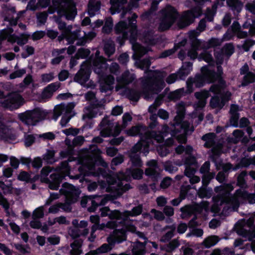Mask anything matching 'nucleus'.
<instances>
[{"label": "nucleus", "instance_id": "1", "mask_svg": "<svg viewBox=\"0 0 255 255\" xmlns=\"http://www.w3.org/2000/svg\"><path fill=\"white\" fill-rule=\"evenodd\" d=\"M223 60V58H221L220 61H218L219 64H217L216 71L207 67H203L201 74L197 73L194 77H189L186 81L187 93L191 94L193 92L194 84L196 88H200L204 87L206 84H213L209 88L210 92H214L217 89L221 88L224 83V81L220 78V76L224 75L223 69L221 65Z\"/></svg>", "mask_w": 255, "mask_h": 255}, {"label": "nucleus", "instance_id": "2", "mask_svg": "<svg viewBox=\"0 0 255 255\" xmlns=\"http://www.w3.org/2000/svg\"><path fill=\"white\" fill-rule=\"evenodd\" d=\"M138 16L136 13H133L130 17H128V20H121L117 23L114 27L115 33L122 34L124 39H128L129 33L131 36L136 34L137 25L136 19Z\"/></svg>", "mask_w": 255, "mask_h": 255}, {"label": "nucleus", "instance_id": "3", "mask_svg": "<svg viewBox=\"0 0 255 255\" xmlns=\"http://www.w3.org/2000/svg\"><path fill=\"white\" fill-rule=\"evenodd\" d=\"M178 16V11L171 5H169L166 8L162 9L158 26L159 30L163 32L169 29L175 22Z\"/></svg>", "mask_w": 255, "mask_h": 255}, {"label": "nucleus", "instance_id": "4", "mask_svg": "<svg viewBox=\"0 0 255 255\" xmlns=\"http://www.w3.org/2000/svg\"><path fill=\"white\" fill-rule=\"evenodd\" d=\"M47 112L40 108H36L32 110L26 111L19 115V120L28 126H35L37 123L44 120Z\"/></svg>", "mask_w": 255, "mask_h": 255}, {"label": "nucleus", "instance_id": "5", "mask_svg": "<svg viewBox=\"0 0 255 255\" xmlns=\"http://www.w3.org/2000/svg\"><path fill=\"white\" fill-rule=\"evenodd\" d=\"M143 85L145 92L158 94L164 88L165 84L160 76L153 75L147 78Z\"/></svg>", "mask_w": 255, "mask_h": 255}, {"label": "nucleus", "instance_id": "6", "mask_svg": "<svg viewBox=\"0 0 255 255\" xmlns=\"http://www.w3.org/2000/svg\"><path fill=\"white\" fill-rule=\"evenodd\" d=\"M59 192L61 194L65 195L67 200H69L71 202H76L80 194L79 189L68 182H64L62 184Z\"/></svg>", "mask_w": 255, "mask_h": 255}, {"label": "nucleus", "instance_id": "7", "mask_svg": "<svg viewBox=\"0 0 255 255\" xmlns=\"http://www.w3.org/2000/svg\"><path fill=\"white\" fill-rule=\"evenodd\" d=\"M151 141L149 133H145L140 137V140L134 144L131 149V151L134 153L138 152L146 155L149 151V143Z\"/></svg>", "mask_w": 255, "mask_h": 255}, {"label": "nucleus", "instance_id": "8", "mask_svg": "<svg viewBox=\"0 0 255 255\" xmlns=\"http://www.w3.org/2000/svg\"><path fill=\"white\" fill-rule=\"evenodd\" d=\"M91 70L90 67L87 65L86 61L83 62L80 69L74 77L75 82L81 85H84L89 80Z\"/></svg>", "mask_w": 255, "mask_h": 255}, {"label": "nucleus", "instance_id": "9", "mask_svg": "<svg viewBox=\"0 0 255 255\" xmlns=\"http://www.w3.org/2000/svg\"><path fill=\"white\" fill-rule=\"evenodd\" d=\"M22 100L23 98L20 96H12L0 102V106L5 109L13 111L19 108L22 105L21 103Z\"/></svg>", "mask_w": 255, "mask_h": 255}, {"label": "nucleus", "instance_id": "10", "mask_svg": "<svg viewBox=\"0 0 255 255\" xmlns=\"http://www.w3.org/2000/svg\"><path fill=\"white\" fill-rule=\"evenodd\" d=\"M220 78L224 81V85L221 88H219L217 90H214V92H211L213 94H219L222 102V105L224 107L226 103L228 102L231 97V93L229 91H225V90L227 87V83L223 77V75L220 76Z\"/></svg>", "mask_w": 255, "mask_h": 255}, {"label": "nucleus", "instance_id": "11", "mask_svg": "<svg viewBox=\"0 0 255 255\" xmlns=\"http://www.w3.org/2000/svg\"><path fill=\"white\" fill-rule=\"evenodd\" d=\"M93 64L94 71L98 75H102L108 67L106 58L102 56L94 59Z\"/></svg>", "mask_w": 255, "mask_h": 255}, {"label": "nucleus", "instance_id": "12", "mask_svg": "<svg viewBox=\"0 0 255 255\" xmlns=\"http://www.w3.org/2000/svg\"><path fill=\"white\" fill-rule=\"evenodd\" d=\"M50 179H46L48 188L51 190H57L62 183L64 176L58 173H53L50 176Z\"/></svg>", "mask_w": 255, "mask_h": 255}, {"label": "nucleus", "instance_id": "13", "mask_svg": "<svg viewBox=\"0 0 255 255\" xmlns=\"http://www.w3.org/2000/svg\"><path fill=\"white\" fill-rule=\"evenodd\" d=\"M144 174L153 182V183L149 184V186L152 190H154L156 188V182L158 181L160 178L159 173L155 169L147 168L145 170Z\"/></svg>", "mask_w": 255, "mask_h": 255}, {"label": "nucleus", "instance_id": "14", "mask_svg": "<svg viewBox=\"0 0 255 255\" xmlns=\"http://www.w3.org/2000/svg\"><path fill=\"white\" fill-rule=\"evenodd\" d=\"M146 127L141 124H138L135 126L132 127L127 130V134L129 136H135L139 135L140 137L142 135H144L146 131Z\"/></svg>", "mask_w": 255, "mask_h": 255}, {"label": "nucleus", "instance_id": "15", "mask_svg": "<svg viewBox=\"0 0 255 255\" xmlns=\"http://www.w3.org/2000/svg\"><path fill=\"white\" fill-rule=\"evenodd\" d=\"M227 4L234 15H238L242 11L243 3L241 0H227Z\"/></svg>", "mask_w": 255, "mask_h": 255}, {"label": "nucleus", "instance_id": "16", "mask_svg": "<svg viewBox=\"0 0 255 255\" xmlns=\"http://www.w3.org/2000/svg\"><path fill=\"white\" fill-rule=\"evenodd\" d=\"M213 205L212 209L217 211L220 210V206L227 203V200L226 195L218 194L212 198Z\"/></svg>", "mask_w": 255, "mask_h": 255}, {"label": "nucleus", "instance_id": "17", "mask_svg": "<svg viewBox=\"0 0 255 255\" xmlns=\"http://www.w3.org/2000/svg\"><path fill=\"white\" fill-rule=\"evenodd\" d=\"M213 194V189L211 187L203 185H202L197 191V196L201 199H210Z\"/></svg>", "mask_w": 255, "mask_h": 255}, {"label": "nucleus", "instance_id": "18", "mask_svg": "<svg viewBox=\"0 0 255 255\" xmlns=\"http://www.w3.org/2000/svg\"><path fill=\"white\" fill-rule=\"evenodd\" d=\"M128 217L124 215L120 211L118 210H114L110 211L109 218L111 220H121V223L125 224L128 220Z\"/></svg>", "mask_w": 255, "mask_h": 255}, {"label": "nucleus", "instance_id": "19", "mask_svg": "<svg viewBox=\"0 0 255 255\" xmlns=\"http://www.w3.org/2000/svg\"><path fill=\"white\" fill-rule=\"evenodd\" d=\"M127 173L131 176L133 179L140 180L143 177L144 172L142 169L137 167L136 168H129L127 169Z\"/></svg>", "mask_w": 255, "mask_h": 255}, {"label": "nucleus", "instance_id": "20", "mask_svg": "<svg viewBox=\"0 0 255 255\" xmlns=\"http://www.w3.org/2000/svg\"><path fill=\"white\" fill-rule=\"evenodd\" d=\"M120 233L122 234V236L121 238H118L116 239L113 237H109L107 238V242L108 243V245L112 247V248L115 246L116 243H121L123 241H125L127 240V235L126 234V231L124 229H122L119 230Z\"/></svg>", "mask_w": 255, "mask_h": 255}, {"label": "nucleus", "instance_id": "21", "mask_svg": "<svg viewBox=\"0 0 255 255\" xmlns=\"http://www.w3.org/2000/svg\"><path fill=\"white\" fill-rule=\"evenodd\" d=\"M188 94L187 90L185 91L183 88L177 89L170 92L168 95V98L170 101H176L179 100L181 97Z\"/></svg>", "mask_w": 255, "mask_h": 255}, {"label": "nucleus", "instance_id": "22", "mask_svg": "<svg viewBox=\"0 0 255 255\" xmlns=\"http://www.w3.org/2000/svg\"><path fill=\"white\" fill-rule=\"evenodd\" d=\"M91 109H88L87 108V110L89 111V112L84 114L82 117L83 120H86L87 119L88 120V121L86 122V124L84 125V127H88L90 128H92L93 127V123L92 121V120L94 118H95L97 115V113L95 112Z\"/></svg>", "mask_w": 255, "mask_h": 255}, {"label": "nucleus", "instance_id": "23", "mask_svg": "<svg viewBox=\"0 0 255 255\" xmlns=\"http://www.w3.org/2000/svg\"><path fill=\"white\" fill-rule=\"evenodd\" d=\"M251 165L255 166V155L249 158H242L238 164L236 169L239 168H247Z\"/></svg>", "mask_w": 255, "mask_h": 255}, {"label": "nucleus", "instance_id": "24", "mask_svg": "<svg viewBox=\"0 0 255 255\" xmlns=\"http://www.w3.org/2000/svg\"><path fill=\"white\" fill-rule=\"evenodd\" d=\"M238 196L241 198L247 200L250 204L255 203V194L249 193L246 191L238 190L236 191Z\"/></svg>", "mask_w": 255, "mask_h": 255}, {"label": "nucleus", "instance_id": "25", "mask_svg": "<svg viewBox=\"0 0 255 255\" xmlns=\"http://www.w3.org/2000/svg\"><path fill=\"white\" fill-rule=\"evenodd\" d=\"M220 241V238L216 235L210 236L206 239L203 242V245L206 248H210L216 245Z\"/></svg>", "mask_w": 255, "mask_h": 255}, {"label": "nucleus", "instance_id": "26", "mask_svg": "<svg viewBox=\"0 0 255 255\" xmlns=\"http://www.w3.org/2000/svg\"><path fill=\"white\" fill-rule=\"evenodd\" d=\"M112 247L108 244H103L96 250L92 251L87 253L86 255H98L103 253H106L112 250Z\"/></svg>", "mask_w": 255, "mask_h": 255}, {"label": "nucleus", "instance_id": "27", "mask_svg": "<svg viewBox=\"0 0 255 255\" xmlns=\"http://www.w3.org/2000/svg\"><path fill=\"white\" fill-rule=\"evenodd\" d=\"M130 161L133 167H140L142 165V162L140 155L137 153H134L130 150V153L129 155Z\"/></svg>", "mask_w": 255, "mask_h": 255}, {"label": "nucleus", "instance_id": "28", "mask_svg": "<svg viewBox=\"0 0 255 255\" xmlns=\"http://www.w3.org/2000/svg\"><path fill=\"white\" fill-rule=\"evenodd\" d=\"M154 31L150 29L145 31L143 33V38L146 42L149 45H154L157 43L156 39L154 37Z\"/></svg>", "mask_w": 255, "mask_h": 255}, {"label": "nucleus", "instance_id": "29", "mask_svg": "<svg viewBox=\"0 0 255 255\" xmlns=\"http://www.w3.org/2000/svg\"><path fill=\"white\" fill-rule=\"evenodd\" d=\"M101 2L97 1L96 3L90 2L88 5V14L90 17L95 15L96 12L98 11L101 8Z\"/></svg>", "mask_w": 255, "mask_h": 255}, {"label": "nucleus", "instance_id": "30", "mask_svg": "<svg viewBox=\"0 0 255 255\" xmlns=\"http://www.w3.org/2000/svg\"><path fill=\"white\" fill-rule=\"evenodd\" d=\"M210 102V105L212 108H219L220 109H222L224 107L222 105V102L219 94H214Z\"/></svg>", "mask_w": 255, "mask_h": 255}, {"label": "nucleus", "instance_id": "31", "mask_svg": "<svg viewBox=\"0 0 255 255\" xmlns=\"http://www.w3.org/2000/svg\"><path fill=\"white\" fill-rule=\"evenodd\" d=\"M113 20L112 17L109 16L106 19L105 24L102 27V31L104 34H110L113 27Z\"/></svg>", "mask_w": 255, "mask_h": 255}, {"label": "nucleus", "instance_id": "32", "mask_svg": "<svg viewBox=\"0 0 255 255\" xmlns=\"http://www.w3.org/2000/svg\"><path fill=\"white\" fill-rule=\"evenodd\" d=\"M215 137L216 134L213 132H209L203 135L201 137V139L206 142L204 144V146L206 147H210L211 145L214 143Z\"/></svg>", "mask_w": 255, "mask_h": 255}, {"label": "nucleus", "instance_id": "33", "mask_svg": "<svg viewBox=\"0 0 255 255\" xmlns=\"http://www.w3.org/2000/svg\"><path fill=\"white\" fill-rule=\"evenodd\" d=\"M127 97L130 101L137 102L140 97V93L133 89H129L127 92Z\"/></svg>", "mask_w": 255, "mask_h": 255}, {"label": "nucleus", "instance_id": "34", "mask_svg": "<svg viewBox=\"0 0 255 255\" xmlns=\"http://www.w3.org/2000/svg\"><path fill=\"white\" fill-rule=\"evenodd\" d=\"M255 82V74L253 72H249L245 75L243 79L241 86L246 87L250 84L253 83Z\"/></svg>", "mask_w": 255, "mask_h": 255}, {"label": "nucleus", "instance_id": "35", "mask_svg": "<svg viewBox=\"0 0 255 255\" xmlns=\"http://www.w3.org/2000/svg\"><path fill=\"white\" fill-rule=\"evenodd\" d=\"M151 64V62L150 57L143 58L136 62V67L141 70L148 69Z\"/></svg>", "mask_w": 255, "mask_h": 255}, {"label": "nucleus", "instance_id": "36", "mask_svg": "<svg viewBox=\"0 0 255 255\" xmlns=\"http://www.w3.org/2000/svg\"><path fill=\"white\" fill-rule=\"evenodd\" d=\"M184 118V113L180 114L179 113L174 118V124L173 126L174 127V129L173 131L174 133H177L180 132L181 131L179 129H176V127H179V125L183 123V119Z\"/></svg>", "mask_w": 255, "mask_h": 255}, {"label": "nucleus", "instance_id": "37", "mask_svg": "<svg viewBox=\"0 0 255 255\" xmlns=\"http://www.w3.org/2000/svg\"><path fill=\"white\" fill-rule=\"evenodd\" d=\"M183 18L186 22L185 26H187L192 23L196 18L195 15H193L190 9L184 12Z\"/></svg>", "mask_w": 255, "mask_h": 255}, {"label": "nucleus", "instance_id": "38", "mask_svg": "<svg viewBox=\"0 0 255 255\" xmlns=\"http://www.w3.org/2000/svg\"><path fill=\"white\" fill-rule=\"evenodd\" d=\"M247 174L246 171L241 172L237 177V185L241 188H245L247 187V182L245 177Z\"/></svg>", "mask_w": 255, "mask_h": 255}, {"label": "nucleus", "instance_id": "39", "mask_svg": "<svg viewBox=\"0 0 255 255\" xmlns=\"http://www.w3.org/2000/svg\"><path fill=\"white\" fill-rule=\"evenodd\" d=\"M215 175L216 174L215 172L202 174V185L204 186H208L211 180L215 178Z\"/></svg>", "mask_w": 255, "mask_h": 255}, {"label": "nucleus", "instance_id": "40", "mask_svg": "<svg viewBox=\"0 0 255 255\" xmlns=\"http://www.w3.org/2000/svg\"><path fill=\"white\" fill-rule=\"evenodd\" d=\"M232 188V186L231 184H226L215 187L214 191L219 194L226 195L227 191Z\"/></svg>", "mask_w": 255, "mask_h": 255}, {"label": "nucleus", "instance_id": "41", "mask_svg": "<svg viewBox=\"0 0 255 255\" xmlns=\"http://www.w3.org/2000/svg\"><path fill=\"white\" fill-rule=\"evenodd\" d=\"M143 210V206L142 204H139L134 207L131 211H128L127 213L130 217H136L142 213Z\"/></svg>", "mask_w": 255, "mask_h": 255}, {"label": "nucleus", "instance_id": "42", "mask_svg": "<svg viewBox=\"0 0 255 255\" xmlns=\"http://www.w3.org/2000/svg\"><path fill=\"white\" fill-rule=\"evenodd\" d=\"M0 205L4 209L7 216L9 215V204L6 198H5L0 191Z\"/></svg>", "mask_w": 255, "mask_h": 255}, {"label": "nucleus", "instance_id": "43", "mask_svg": "<svg viewBox=\"0 0 255 255\" xmlns=\"http://www.w3.org/2000/svg\"><path fill=\"white\" fill-rule=\"evenodd\" d=\"M90 53L89 49L80 48L78 50L75 56L77 59H85L89 56Z\"/></svg>", "mask_w": 255, "mask_h": 255}, {"label": "nucleus", "instance_id": "44", "mask_svg": "<svg viewBox=\"0 0 255 255\" xmlns=\"http://www.w3.org/2000/svg\"><path fill=\"white\" fill-rule=\"evenodd\" d=\"M55 151L53 150H48L46 153L43 155V160L48 163L52 164L55 162L54 160Z\"/></svg>", "mask_w": 255, "mask_h": 255}, {"label": "nucleus", "instance_id": "45", "mask_svg": "<svg viewBox=\"0 0 255 255\" xmlns=\"http://www.w3.org/2000/svg\"><path fill=\"white\" fill-rule=\"evenodd\" d=\"M221 41L218 38L212 37L206 43V48L208 49L210 48H215L220 46Z\"/></svg>", "mask_w": 255, "mask_h": 255}, {"label": "nucleus", "instance_id": "46", "mask_svg": "<svg viewBox=\"0 0 255 255\" xmlns=\"http://www.w3.org/2000/svg\"><path fill=\"white\" fill-rule=\"evenodd\" d=\"M0 188L3 191V193L4 195L11 194L12 193L13 188L11 184L9 185H6L3 181H1L0 182Z\"/></svg>", "mask_w": 255, "mask_h": 255}, {"label": "nucleus", "instance_id": "47", "mask_svg": "<svg viewBox=\"0 0 255 255\" xmlns=\"http://www.w3.org/2000/svg\"><path fill=\"white\" fill-rule=\"evenodd\" d=\"M190 41V45L191 49L198 51L202 49L203 48L202 41L201 40L198 39V38H194V39H192V40Z\"/></svg>", "mask_w": 255, "mask_h": 255}, {"label": "nucleus", "instance_id": "48", "mask_svg": "<svg viewBox=\"0 0 255 255\" xmlns=\"http://www.w3.org/2000/svg\"><path fill=\"white\" fill-rule=\"evenodd\" d=\"M64 112V107L62 104L56 106L53 111V118L55 120L57 119L63 114Z\"/></svg>", "mask_w": 255, "mask_h": 255}, {"label": "nucleus", "instance_id": "49", "mask_svg": "<svg viewBox=\"0 0 255 255\" xmlns=\"http://www.w3.org/2000/svg\"><path fill=\"white\" fill-rule=\"evenodd\" d=\"M24 138V145L26 147L31 146L35 142L36 139V137L33 134H25Z\"/></svg>", "mask_w": 255, "mask_h": 255}, {"label": "nucleus", "instance_id": "50", "mask_svg": "<svg viewBox=\"0 0 255 255\" xmlns=\"http://www.w3.org/2000/svg\"><path fill=\"white\" fill-rule=\"evenodd\" d=\"M176 45L175 44L173 48L165 50L163 51V52H162L160 54L159 58H165L169 56L173 55L175 52L176 50L177 49V48H176Z\"/></svg>", "mask_w": 255, "mask_h": 255}, {"label": "nucleus", "instance_id": "51", "mask_svg": "<svg viewBox=\"0 0 255 255\" xmlns=\"http://www.w3.org/2000/svg\"><path fill=\"white\" fill-rule=\"evenodd\" d=\"M121 81L125 84H128L131 83L133 80L132 76L129 75L128 71L124 72L121 77Z\"/></svg>", "mask_w": 255, "mask_h": 255}, {"label": "nucleus", "instance_id": "52", "mask_svg": "<svg viewBox=\"0 0 255 255\" xmlns=\"http://www.w3.org/2000/svg\"><path fill=\"white\" fill-rule=\"evenodd\" d=\"M235 24L237 25V28L239 29L237 33V36L238 37V38L240 39H242L247 37L248 36V32L245 31L241 30L240 29V26L239 22L237 21L234 22L233 25H235Z\"/></svg>", "mask_w": 255, "mask_h": 255}, {"label": "nucleus", "instance_id": "53", "mask_svg": "<svg viewBox=\"0 0 255 255\" xmlns=\"http://www.w3.org/2000/svg\"><path fill=\"white\" fill-rule=\"evenodd\" d=\"M26 73V70L25 69H21L15 70L9 75V78L10 79H14L16 78L21 77L24 74Z\"/></svg>", "mask_w": 255, "mask_h": 255}, {"label": "nucleus", "instance_id": "54", "mask_svg": "<svg viewBox=\"0 0 255 255\" xmlns=\"http://www.w3.org/2000/svg\"><path fill=\"white\" fill-rule=\"evenodd\" d=\"M25 49L26 53L23 52L21 54L22 58L24 59H25L28 56L33 55L34 53V48L31 46L26 45L25 46Z\"/></svg>", "mask_w": 255, "mask_h": 255}, {"label": "nucleus", "instance_id": "55", "mask_svg": "<svg viewBox=\"0 0 255 255\" xmlns=\"http://www.w3.org/2000/svg\"><path fill=\"white\" fill-rule=\"evenodd\" d=\"M44 216V212L42 207L36 208L33 212L32 218L34 219H40Z\"/></svg>", "mask_w": 255, "mask_h": 255}, {"label": "nucleus", "instance_id": "56", "mask_svg": "<svg viewBox=\"0 0 255 255\" xmlns=\"http://www.w3.org/2000/svg\"><path fill=\"white\" fill-rule=\"evenodd\" d=\"M210 170V162L209 161H206L203 165L201 166L199 171L202 174H206L211 173Z\"/></svg>", "mask_w": 255, "mask_h": 255}, {"label": "nucleus", "instance_id": "57", "mask_svg": "<svg viewBox=\"0 0 255 255\" xmlns=\"http://www.w3.org/2000/svg\"><path fill=\"white\" fill-rule=\"evenodd\" d=\"M62 132L67 136L73 135L76 136L79 132V129L76 128H70L62 130Z\"/></svg>", "mask_w": 255, "mask_h": 255}, {"label": "nucleus", "instance_id": "58", "mask_svg": "<svg viewBox=\"0 0 255 255\" xmlns=\"http://www.w3.org/2000/svg\"><path fill=\"white\" fill-rule=\"evenodd\" d=\"M104 51L107 55L110 56L113 55L115 51V47L111 44H106L104 46Z\"/></svg>", "mask_w": 255, "mask_h": 255}, {"label": "nucleus", "instance_id": "59", "mask_svg": "<svg viewBox=\"0 0 255 255\" xmlns=\"http://www.w3.org/2000/svg\"><path fill=\"white\" fill-rule=\"evenodd\" d=\"M73 202H71L69 200H67L66 199V201L65 203H60L59 206L60 208L62 209L63 211L66 212H70L72 210V207L71 206V204Z\"/></svg>", "mask_w": 255, "mask_h": 255}, {"label": "nucleus", "instance_id": "60", "mask_svg": "<svg viewBox=\"0 0 255 255\" xmlns=\"http://www.w3.org/2000/svg\"><path fill=\"white\" fill-rule=\"evenodd\" d=\"M123 6L121 5L120 3L112 4L110 9V12L112 15L116 13H119L122 11Z\"/></svg>", "mask_w": 255, "mask_h": 255}, {"label": "nucleus", "instance_id": "61", "mask_svg": "<svg viewBox=\"0 0 255 255\" xmlns=\"http://www.w3.org/2000/svg\"><path fill=\"white\" fill-rule=\"evenodd\" d=\"M30 174L26 171H21L17 176V179L19 181H25L28 183Z\"/></svg>", "mask_w": 255, "mask_h": 255}, {"label": "nucleus", "instance_id": "62", "mask_svg": "<svg viewBox=\"0 0 255 255\" xmlns=\"http://www.w3.org/2000/svg\"><path fill=\"white\" fill-rule=\"evenodd\" d=\"M124 161V156L122 154H119L118 156L114 157L111 161L112 165L117 166Z\"/></svg>", "mask_w": 255, "mask_h": 255}, {"label": "nucleus", "instance_id": "63", "mask_svg": "<svg viewBox=\"0 0 255 255\" xmlns=\"http://www.w3.org/2000/svg\"><path fill=\"white\" fill-rule=\"evenodd\" d=\"M0 136L2 138L9 137V128L6 125L0 127Z\"/></svg>", "mask_w": 255, "mask_h": 255}, {"label": "nucleus", "instance_id": "64", "mask_svg": "<svg viewBox=\"0 0 255 255\" xmlns=\"http://www.w3.org/2000/svg\"><path fill=\"white\" fill-rule=\"evenodd\" d=\"M179 80H185L187 76L190 74L188 71H186L183 68H180L179 70L176 73Z\"/></svg>", "mask_w": 255, "mask_h": 255}]
</instances>
